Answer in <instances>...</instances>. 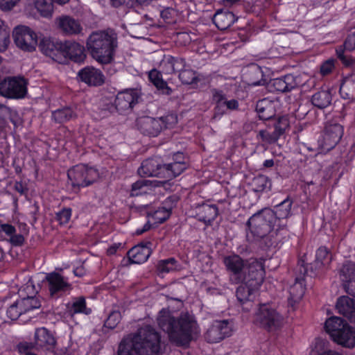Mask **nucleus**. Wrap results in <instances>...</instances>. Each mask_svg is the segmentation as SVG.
Masks as SVG:
<instances>
[{"label":"nucleus","instance_id":"1","mask_svg":"<svg viewBox=\"0 0 355 355\" xmlns=\"http://www.w3.org/2000/svg\"><path fill=\"white\" fill-rule=\"evenodd\" d=\"M160 336L149 325L140 328L134 335L123 338L119 344L118 355H158Z\"/></svg>","mask_w":355,"mask_h":355},{"label":"nucleus","instance_id":"2","mask_svg":"<svg viewBox=\"0 0 355 355\" xmlns=\"http://www.w3.org/2000/svg\"><path fill=\"white\" fill-rule=\"evenodd\" d=\"M157 323L167 333L170 341L178 346L188 344L197 329L196 321L189 316L184 315L176 319L168 310L164 309L159 313Z\"/></svg>","mask_w":355,"mask_h":355},{"label":"nucleus","instance_id":"3","mask_svg":"<svg viewBox=\"0 0 355 355\" xmlns=\"http://www.w3.org/2000/svg\"><path fill=\"white\" fill-rule=\"evenodd\" d=\"M117 46V36L112 30L93 33L87 40V47L91 55L102 64L113 60Z\"/></svg>","mask_w":355,"mask_h":355},{"label":"nucleus","instance_id":"4","mask_svg":"<svg viewBox=\"0 0 355 355\" xmlns=\"http://www.w3.org/2000/svg\"><path fill=\"white\" fill-rule=\"evenodd\" d=\"M265 277V269L262 260L250 259L233 275L229 277L232 284H247L251 286H260Z\"/></svg>","mask_w":355,"mask_h":355},{"label":"nucleus","instance_id":"5","mask_svg":"<svg viewBox=\"0 0 355 355\" xmlns=\"http://www.w3.org/2000/svg\"><path fill=\"white\" fill-rule=\"evenodd\" d=\"M178 123L175 114H168L162 117L142 116L136 120L137 130L144 136L156 137L165 129L173 128Z\"/></svg>","mask_w":355,"mask_h":355},{"label":"nucleus","instance_id":"6","mask_svg":"<svg viewBox=\"0 0 355 355\" xmlns=\"http://www.w3.org/2000/svg\"><path fill=\"white\" fill-rule=\"evenodd\" d=\"M252 234L257 239H262L272 234L271 236L277 235L276 233L277 224L274 221V214L271 209L264 208L253 214L247 222Z\"/></svg>","mask_w":355,"mask_h":355},{"label":"nucleus","instance_id":"7","mask_svg":"<svg viewBox=\"0 0 355 355\" xmlns=\"http://www.w3.org/2000/svg\"><path fill=\"white\" fill-rule=\"evenodd\" d=\"M69 184L75 192H78L81 187H86L97 181L99 178L98 171L83 164L73 166L67 171Z\"/></svg>","mask_w":355,"mask_h":355},{"label":"nucleus","instance_id":"8","mask_svg":"<svg viewBox=\"0 0 355 355\" xmlns=\"http://www.w3.org/2000/svg\"><path fill=\"white\" fill-rule=\"evenodd\" d=\"M254 322L268 331H275L283 325L284 317L270 304H261L254 315Z\"/></svg>","mask_w":355,"mask_h":355},{"label":"nucleus","instance_id":"9","mask_svg":"<svg viewBox=\"0 0 355 355\" xmlns=\"http://www.w3.org/2000/svg\"><path fill=\"white\" fill-rule=\"evenodd\" d=\"M343 133V125L334 121L327 122L318 140V147L324 151L331 150L339 143Z\"/></svg>","mask_w":355,"mask_h":355},{"label":"nucleus","instance_id":"10","mask_svg":"<svg viewBox=\"0 0 355 355\" xmlns=\"http://www.w3.org/2000/svg\"><path fill=\"white\" fill-rule=\"evenodd\" d=\"M43 282L50 297L55 299L69 293L73 288L68 279L56 272L47 273Z\"/></svg>","mask_w":355,"mask_h":355},{"label":"nucleus","instance_id":"11","mask_svg":"<svg viewBox=\"0 0 355 355\" xmlns=\"http://www.w3.org/2000/svg\"><path fill=\"white\" fill-rule=\"evenodd\" d=\"M26 81L24 78L8 77L0 80V95L9 98H21L27 93Z\"/></svg>","mask_w":355,"mask_h":355},{"label":"nucleus","instance_id":"12","mask_svg":"<svg viewBox=\"0 0 355 355\" xmlns=\"http://www.w3.org/2000/svg\"><path fill=\"white\" fill-rule=\"evenodd\" d=\"M12 35L14 42L18 48L28 52L35 51L37 44V36L29 27L18 26L15 28Z\"/></svg>","mask_w":355,"mask_h":355},{"label":"nucleus","instance_id":"13","mask_svg":"<svg viewBox=\"0 0 355 355\" xmlns=\"http://www.w3.org/2000/svg\"><path fill=\"white\" fill-rule=\"evenodd\" d=\"M232 333V325L228 320H215L205 334V339L209 343H218Z\"/></svg>","mask_w":355,"mask_h":355},{"label":"nucleus","instance_id":"14","mask_svg":"<svg viewBox=\"0 0 355 355\" xmlns=\"http://www.w3.org/2000/svg\"><path fill=\"white\" fill-rule=\"evenodd\" d=\"M63 46L64 42L46 37L43 38L39 44V48L44 55L61 64L65 63V57L62 51Z\"/></svg>","mask_w":355,"mask_h":355},{"label":"nucleus","instance_id":"15","mask_svg":"<svg viewBox=\"0 0 355 355\" xmlns=\"http://www.w3.org/2000/svg\"><path fill=\"white\" fill-rule=\"evenodd\" d=\"M304 85L300 75L287 74L283 77L275 78L270 83V87L274 90L286 93Z\"/></svg>","mask_w":355,"mask_h":355},{"label":"nucleus","instance_id":"16","mask_svg":"<svg viewBox=\"0 0 355 355\" xmlns=\"http://www.w3.org/2000/svg\"><path fill=\"white\" fill-rule=\"evenodd\" d=\"M292 204L293 201L289 198H287L277 205L274 209H272L274 214V221L278 222L276 233L281 231H287V218L291 215Z\"/></svg>","mask_w":355,"mask_h":355},{"label":"nucleus","instance_id":"17","mask_svg":"<svg viewBox=\"0 0 355 355\" xmlns=\"http://www.w3.org/2000/svg\"><path fill=\"white\" fill-rule=\"evenodd\" d=\"M139 98L135 89H126L121 92L115 98V108L119 113L130 110L138 103Z\"/></svg>","mask_w":355,"mask_h":355},{"label":"nucleus","instance_id":"18","mask_svg":"<svg viewBox=\"0 0 355 355\" xmlns=\"http://www.w3.org/2000/svg\"><path fill=\"white\" fill-rule=\"evenodd\" d=\"M62 51L65 57V62L70 60L74 62L80 63L83 62L86 58L84 46L75 41H64Z\"/></svg>","mask_w":355,"mask_h":355},{"label":"nucleus","instance_id":"19","mask_svg":"<svg viewBox=\"0 0 355 355\" xmlns=\"http://www.w3.org/2000/svg\"><path fill=\"white\" fill-rule=\"evenodd\" d=\"M164 164L159 159L150 158L144 160L138 169L140 175L155 176L164 179Z\"/></svg>","mask_w":355,"mask_h":355},{"label":"nucleus","instance_id":"20","mask_svg":"<svg viewBox=\"0 0 355 355\" xmlns=\"http://www.w3.org/2000/svg\"><path fill=\"white\" fill-rule=\"evenodd\" d=\"M80 80L90 86H100L105 82V76L101 70L93 67H86L78 73Z\"/></svg>","mask_w":355,"mask_h":355},{"label":"nucleus","instance_id":"21","mask_svg":"<svg viewBox=\"0 0 355 355\" xmlns=\"http://www.w3.org/2000/svg\"><path fill=\"white\" fill-rule=\"evenodd\" d=\"M152 243H141L131 248L128 252V259L132 263L141 264L146 262L152 253Z\"/></svg>","mask_w":355,"mask_h":355},{"label":"nucleus","instance_id":"22","mask_svg":"<svg viewBox=\"0 0 355 355\" xmlns=\"http://www.w3.org/2000/svg\"><path fill=\"white\" fill-rule=\"evenodd\" d=\"M56 23L59 29L67 35H78L83 31L80 22L68 15H62L57 18Z\"/></svg>","mask_w":355,"mask_h":355},{"label":"nucleus","instance_id":"23","mask_svg":"<svg viewBox=\"0 0 355 355\" xmlns=\"http://www.w3.org/2000/svg\"><path fill=\"white\" fill-rule=\"evenodd\" d=\"M185 67L184 59L173 57L170 55H164L159 64L161 71L166 74H172L182 69Z\"/></svg>","mask_w":355,"mask_h":355},{"label":"nucleus","instance_id":"24","mask_svg":"<svg viewBox=\"0 0 355 355\" xmlns=\"http://www.w3.org/2000/svg\"><path fill=\"white\" fill-rule=\"evenodd\" d=\"M336 308L340 314L348 318L351 322L355 323V298L341 296L337 300Z\"/></svg>","mask_w":355,"mask_h":355},{"label":"nucleus","instance_id":"25","mask_svg":"<svg viewBox=\"0 0 355 355\" xmlns=\"http://www.w3.org/2000/svg\"><path fill=\"white\" fill-rule=\"evenodd\" d=\"M347 324H349L341 318L332 316L326 320L324 329L334 340Z\"/></svg>","mask_w":355,"mask_h":355},{"label":"nucleus","instance_id":"26","mask_svg":"<svg viewBox=\"0 0 355 355\" xmlns=\"http://www.w3.org/2000/svg\"><path fill=\"white\" fill-rule=\"evenodd\" d=\"M218 214V209L215 205H202L196 212V218L198 220L206 225H210L215 220Z\"/></svg>","mask_w":355,"mask_h":355},{"label":"nucleus","instance_id":"27","mask_svg":"<svg viewBox=\"0 0 355 355\" xmlns=\"http://www.w3.org/2000/svg\"><path fill=\"white\" fill-rule=\"evenodd\" d=\"M236 19L233 12L222 10H218L212 19L216 26L221 31L227 30L234 23Z\"/></svg>","mask_w":355,"mask_h":355},{"label":"nucleus","instance_id":"28","mask_svg":"<svg viewBox=\"0 0 355 355\" xmlns=\"http://www.w3.org/2000/svg\"><path fill=\"white\" fill-rule=\"evenodd\" d=\"M256 112L261 120H270L276 114L274 103L267 98H263L257 103Z\"/></svg>","mask_w":355,"mask_h":355},{"label":"nucleus","instance_id":"29","mask_svg":"<svg viewBox=\"0 0 355 355\" xmlns=\"http://www.w3.org/2000/svg\"><path fill=\"white\" fill-rule=\"evenodd\" d=\"M305 292L304 284L301 277H295V283L290 287L288 304L294 308L295 305L300 302Z\"/></svg>","mask_w":355,"mask_h":355},{"label":"nucleus","instance_id":"30","mask_svg":"<svg viewBox=\"0 0 355 355\" xmlns=\"http://www.w3.org/2000/svg\"><path fill=\"white\" fill-rule=\"evenodd\" d=\"M35 342L40 347L51 349L55 344V340L46 328L37 329L35 333Z\"/></svg>","mask_w":355,"mask_h":355},{"label":"nucleus","instance_id":"31","mask_svg":"<svg viewBox=\"0 0 355 355\" xmlns=\"http://www.w3.org/2000/svg\"><path fill=\"white\" fill-rule=\"evenodd\" d=\"M334 341L347 348L354 347L355 328L347 324Z\"/></svg>","mask_w":355,"mask_h":355},{"label":"nucleus","instance_id":"32","mask_svg":"<svg viewBox=\"0 0 355 355\" xmlns=\"http://www.w3.org/2000/svg\"><path fill=\"white\" fill-rule=\"evenodd\" d=\"M340 276L343 288L346 291L347 284L349 286L355 283V263L351 261L344 263L340 270Z\"/></svg>","mask_w":355,"mask_h":355},{"label":"nucleus","instance_id":"33","mask_svg":"<svg viewBox=\"0 0 355 355\" xmlns=\"http://www.w3.org/2000/svg\"><path fill=\"white\" fill-rule=\"evenodd\" d=\"M162 73V71L153 69L148 73V78L163 94L171 95L172 94V89L169 87L167 83L163 80Z\"/></svg>","mask_w":355,"mask_h":355},{"label":"nucleus","instance_id":"34","mask_svg":"<svg viewBox=\"0 0 355 355\" xmlns=\"http://www.w3.org/2000/svg\"><path fill=\"white\" fill-rule=\"evenodd\" d=\"M339 92L342 98L351 101L355 100V75L343 79Z\"/></svg>","mask_w":355,"mask_h":355},{"label":"nucleus","instance_id":"35","mask_svg":"<svg viewBox=\"0 0 355 355\" xmlns=\"http://www.w3.org/2000/svg\"><path fill=\"white\" fill-rule=\"evenodd\" d=\"M246 261L237 254H232L225 257L223 261L230 277L233 275L241 267H244Z\"/></svg>","mask_w":355,"mask_h":355},{"label":"nucleus","instance_id":"36","mask_svg":"<svg viewBox=\"0 0 355 355\" xmlns=\"http://www.w3.org/2000/svg\"><path fill=\"white\" fill-rule=\"evenodd\" d=\"M67 311L69 315L73 316L76 313L88 315L91 313V309L87 308L85 299L83 297H78L71 303L67 304Z\"/></svg>","mask_w":355,"mask_h":355},{"label":"nucleus","instance_id":"37","mask_svg":"<svg viewBox=\"0 0 355 355\" xmlns=\"http://www.w3.org/2000/svg\"><path fill=\"white\" fill-rule=\"evenodd\" d=\"M187 168V164L184 162H175L168 164H164V179L168 181L173 179L180 175Z\"/></svg>","mask_w":355,"mask_h":355},{"label":"nucleus","instance_id":"38","mask_svg":"<svg viewBox=\"0 0 355 355\" xmlns=\"http://www.w3.org/2000/svg\"><path fill=\"white\" fill-rule=\"evenodd\" d=\"M331 94L327 90L318 92L311 98L312 104L320 109L328 107L331 104Z\"/></svg>","mask_w":355,"mask_h":355},{"label":"nucleus","instance_id":"39","mask_svg":"<svg viewBox=\"0 0 355 355\" xmlns=\"http://www.w3.org/2000/svg\"><path fill=\"white\" fill-rule=\"evenodd\" d=\"M331 261V255L325 247H320L318 249L315 255L314 266L316 269L328 266Z\"/></svg>","mask_w":355,"mask_h":355},{"label":"nucleus","instance_id":"40","mask_svg":"<svg viewBox=\"0 0 355 355\" xmlns=\"http://www.w3.org/2000/svg\"><path fill=\"white\" fill-rule=\"evenodd\" d=\"M250 187L254 192H262L266 189L270 190L271 187V182L268 177L263 175H259L254 177L251 182Z\"/></svg>","mask_w":355,"mask_h":355},{"label":"nucleus","instance_id":"41","mask_svg":"<svg viewBox=\"0 0 355 355\" xmlns=\"http://www.w3.org/2000/svg\"><path fill=\"white\" fill-rule=\"evenodd\" d=\"M259 286H251L247 284H241L236 291L237 300L241 304L250 301L252 292Z\"/></svg>","mask_w":355,"mask_h":355},{"label":"nucleus","instance_id":"42","mask_svg":"<svg viewBox=\"0 0 355 355\" xmlns=\"http://www.w3.org/2000/svg\"><path fill=\"white\" fill-rule=\"evenodd\" d=\"M53 118L58 123H64L69 120L76 118V114L69 107H64L54 111Z\"/></svg>","mask_w":355,"mask_h":355},{"label":"nucleus","instance_id":"43","mask_svg":"<svg viewBox=\"0 0 355 355\" xmlns=\"http://www.w3.org/2000/svg\"><path fill=\"white\" fill-rule=\"evenodd\" d=\"M152 182L146 180H139L132 184L130 196H138L146 194L151 190Z\"/></svg>","mask_w":355,"mask_h":355},{"label":"nucleus","instance_id":"44","mask_svg":"<svg viewBox=\"0 0 355 355\" xmlns=\"http://www.w3.org/2000/svg\"><path fill=\"white\" fill-rule=\"evenodd\" d=\"M18 306L21 309L24 313L35 309L40 307L41 304L37 298L35 297H26L17 300Z\"/></svg>","mask_w":355,"mask_h":355},{"label":"nucleus","instance_id":"45","mask_svg":"<svg viewBox=\"0 0 355 355\" xmlns=\"http://www.w3.org/2000/svg\"><path fill=\"white\" fill-rule=\"evenodd\" d=\"M53 0H35V6L42 16L51 17L53 10Z\"/></svg>","mask_w":355,"mask_h":355},{"label":"nucleus","instance_id":"46","mask_svg":"<svg viewBox=\"0 0 355 355\" xmlns=\"http://www.w3.org/2000/svg\"><path fill=\"white\" fill-rule=\"evenodd\" d=\"M10 30L3 21L0 19V51H5L10 44Z\"/></svg>","mask_w":355,"mask_h":355},{"label":"nucleus","instance_id":"47","mask_svg":"<svg viewBox=\"0 0 355 355\" xmlns=\"http://www.w3.org/2000/svg\"><path fill=\"white\" fill-rule=\"evenodd\" d=\"M0 111L8 115L9 120L13 124L15 128L22 125V119L16 110L0 104Z\"/></svg>","mask_w":355,"mask_h":355},{"label":"nucleus","instance_id":"48","mask_svg":"<svg viewBox=\"0 0 355 355\" xmlns=\"http://www.w3.org/2000/svg\"><path fill=\"white\" fill-rule=\"evenodd\" d=\"M121 320V314L119 311H112L105 322L103 331L106 333V329H114Z\"/></svg>","mask_w":355,"mask_h":355},{"label":"nucleus","instance_id":"49","mask_svg":"<svg viewBox=\"0 0 355 355\" xmlns=\"http://www.w3.org/2000/svg\"><path fill=\"white\" fill-rule=\"evenodd\" d=\"M178 71L180 72L179 79L183 84L191 85L196 83L199 80L198 78L196 76L195 71L193 70L184 69L183 68Z\"/></svg>","mask_w":355,"mask_h":355},{"label":"nucleus","instance_id":"50","mask_svg":"<svg viewBox=\"0 0 355 355\" xmlns=\"http://www.w3.org/2000/svg\"><path fill=\"white\" fill-rule=\"evenodd\" d=\"M177 261L174 258H169L160 260L157 265V270L159 273H168L175 270Z\"/></svg>","mask_w":355,"mask_h":355},{"label":"nucleus","instance_id":"51","mask_svg":"<svg viewBox=\"0 0 355 355\" xmlns=\"http://www.w3.org/2000/svg\"><path fill=\"white\" fill-rule=\"evenodd\" d=\"M274 132L280 137L289 127V121L287 116H283L278 119V121L274 124Z\"/></svg>","mask_w":355,"mask_h":355},{"label":"nucleus","instance_id":"52","mask_svg":"<svg viewBox=\"0 0 355 355\" xmlns=\"http://www.w3.org/2000/svg\"><path fill=\"white\" fill-rule=\"evenodd\" d=\"M257 138L266 144H271L277 142L279 137L274 131L269 132L266 130H261L259 131Z\"/></svg>","mask_w":355,"mask_h":355},{"label":"nucleus","instance_id":"53","mask_svg":"<svg viewBox=\"0 0 355 355\" xmlns=\"http://www.w3.org/2000/svg\"><path fill=\"white\" fill-rule=\"evenodd\" d=\"M171 211L164 207H159L152 214V217L159 223H164L170 216Z\"/></svg>","mask_w":355,"mask_h":355},{"label":"nucleus","instance_id":"54","mask_svg":"<svg viewBox=\"0 0 355 355\" xmlns=\"http://www.w3.org/2000/svg\"><path fill=\"white\" fill-rule=\"evenodd\" d=\"M24 313L21 309L18 306V302L16 301L14 304H12L8 309L7 310V315L12 320H15L19 318L20 315H21Z\"/></svg>","mask_w":355,"mask_h":355},{"label":"nucleus","instance_id":"55","mask_svg":"<svg viewBox=\"0 0 355 355\" xmlns=\"http://www.w3.org/2000/svg\"><path fill=\"white\" fill-rule=\"evenodd\" d=\"M71 216V209L64 208L57 213L56 219L59 221L60 225H65L69 221Z\"/></svg>","mask_w":355,"mask_h":355},{"label":"nucleus","instance_id":"56","mask_svg":"<svg viewBox=\"0 0 355 355\" xmlns=\"http://www.w3.org/2000/svg\"><path fill=\"white\" fill-rule=\"evenodd\" d=\"M308 273V269L303 260H300L295 268V277H301L302 282H304L305 275Z\"/></svg>","mask_w":355,"mask_h":355},{"label":"nucleus","instance_id":"57","mask_svg":"<svg viewBox=\"0 0 355 355\" xmlns=\"http://www.w3.org/2000/svg\"><path fill=\"white\" fill-rule=\"evenodd\" d=\"M334 68V60L329 59L325 61L320 67V72L323 76L330 73Z\"/></svg>","mask_w":355,"mask_h":355},{"label":"nucleus","instance_id":"58","mask_svg":"<svg viewBox=\"0 0 355 355\" xmlns=\"http://www.w3.org/2000/svg\"><path fill=\"white\" fill-rule=\"evenodd\" d=\"M344 47L349 51L355 50V32L347 36L344 42Z\"/></svg>","mask_w":355,"mask_h":355},{"label":"nucleus","instance_id":"59","mask_svg":"<svg viewBox=\"0 0 355 355\" xmlns=\"http://www.w3.org/2000/svg\"><path fill=\"white\" fill-rule=\"evenodd\" d=\"M9 242L15 246L21 245L24 242V237L22 234L15 233L9 239Z\"/></svg>","mask_w":355,"mask_h":355},{"label":"nucleus","instance_id":"60","mask_svg":"<svg viewBox=\"0 0 355 355\" xmlns=\"http://www.w3.org/2000/svg\"><path fill=\"white\" fill-rule=\"evenodd\" d=\"M19 0H0V8L3 10L12 9Z\"/></svg>","mask_w":355,"mask_h":355},{"label":"nucleus","instance_id":"61","mask_svg":"<svg viewBox=\"0 0 355 355\" xmlns=\"http://www.w3.org/2000/svg\"><path fill=\"white\" fill-rule=\"evenodd\" d=\"M1 232H3L10 238L16 233V229L14 226L10 224H3L1 227Z\"/></svg>","mask_w":355,"mask_h":355},{"label":"nucleus","instance_id":"62","mask_svg":"<svg viewBox=\"0 0 355 355\" xmlns=\"http://www.w3.org/2000/svg\"><path fill=\"white\" fill-rule=\"evenodd\" d=\"M14 189L21 195H25L28 191L27 187L22 182H16L14 185Z\"/></svg>","mask_w":355,"mask_h":355},{"label":"nucleus","instance_id":"63","mask_svg":"<svg viewBox=\"0 0 355 355\" xmlns=\"http://www.w3.org/2000/svg\"><path fill=\"white\" fill-rule=\"evenodd\" d=\"M31 347H32V344L28 343H20L18 345L19 351L21 353H22V352L24 353L25 355H27V353H30L29 350L31 349Z\"/></svg>","mask_w":355,"mask_h":355},{"label":"nucleus","instance_id":"64","mask_svg":"<svg viewBox=\"0 0 355 355\" xmlns=\"http://www.w3.org/2000/svg\"><path fill=\"white\" fill-rule=\"evenodd\" d=\"M31 347H32V344L28 343H20L18 345L19 351L21 353H22V352L24 353L25 355H27V353H30L29 350L31 349Z\"/></svg>","mask_w":355,"mask_h":355}]
</instances>
